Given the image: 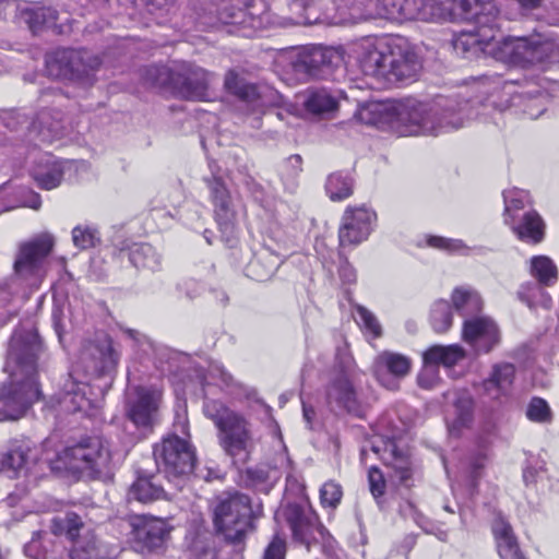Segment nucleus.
Wrapping results in <instances>:
<instances>
[{"label":"nucleus","instance_id":"338daca9","mask_svg":"<svg viewBox=\"0 0 559 559\" xmlns=\"http://www.w3.org/2000/svg\"><path fill=\"white\" fill-rule=\"evenodd\" d=\"M120 330L130 338L133 341V343L136 341V338L142 337V332L135 329L130 328H123L120 326Z\"/></svg>","mask_w":559,"mask_h":559},{"label":"nucleus","instance_id":"8fccbe9b","mask_svg":"<svg viewBox=\"0 0 559 559\" xmlns=\"http://www.w3.org/2000/svg\"><path fill=\"white\" fill-rule=\"evenodd\" d=\"M527 417L537 423H547L551 419V412L547 402L539 397H534L526 411Z\"/></svg>","mask_w":559,"mask_h":559},{"label":"nucleus","instance_id":"c9c22d12","mask_svg":"<svg viewBox=\"0 0 559 559\" xmlns=\"http://www.w3.org/2000/svg\"><path fill=\"white\" fill-rule=\"evenodd\" d=\"M452 302L462 316L475 314L483 308V300L479 294L466 287H460L453 290Z\"/></svg>","mask_w":559,"mask_h":559},{"label":"nucleus","instance_id":"2eb2a0df","mask_svg":"<svg viewBox=\"0 0 559 559\" xmlns=\"http://www.w3.org/2000/svg\"><path fill=\"white\" fill-rule=\"evenodd\" d=\"M280 514L288 523L295 540L304 544L309 550L314 539L313 534L322 528L316 512L311 508L289 503L282 509Z\"/></svg>","mask_w":559,"mask_h":559},{"label":"nucleus","instance_id":"0e129e2a","mask_svg":"<svg viewBox=\"0 0 559 559\" xmlns=\"http://www.w3.org/2000/svg\"><path fill=\"white\" fill-rule=\"evenodd\" d=\"M302 414H304V419L306 420L307 423V426L309 428H311L312 426V420L314 418V409L312 407H308L305 403L302 404Z\"/></svg>","mask_w":559,"mask_h":559},{"label":"nucleus","instance_id":"79ce46f5","mask_svg":"<svg viewBox=\"0 0 559 559\" xmlns=\"http://www.w3.org/2000/svg\"><path fill=\"white\" fill-rule=\"evenodd\" d=\"M382 11L377 14L388 19H414L417 0H382Z\"/></svg>","mask_w":559,"mask_h":559},{"label":"nucleus","instance_id":"7c9ffc66","mask_svg":"<svg viewBox=\"0 0 559 559\" xmlns=\"http://www.w3.org/2000/svg\"><path fill=\"white\" fill-rule=\"evenodd\" d=\"M165 491L162 486L154 481V477H138L128 491V501L150 503L162 499Z\"/></svg>","mask_w":559,"mask_h":559},{"label":"nucleus","instance_id":"6e6552de","mask_svg":"<svg viewBox=\"0 0 559 559\" xmlns=\"http://www.w3.org/2000/svg\"><path fill=\"white\" fill-rule=\"evenodd\" d=\"M53 245L55 239L48 233L20 243L13 263L14 276L37 287L46 275V262Z\"/></svg>","mask_w":559,"mask_h":559},{"label":"nucleus","instance_id":"864d4df0","mask_svg":"<svg viewBox=\"0 0 559 559\" xmlns=\"http://www.w3.org/2000/svg\"><path fill=\"white\" fill-rule=\"evenodd\" d=\"M47 534L35 533L33 538L24 546V552L32 559H46L47 551L44 546Z\"/></svg>","mask_w":559,"mask_h":559},{"label":"nucleus","instance_id":"f704fd0d","mask_svg":"<svg viewBox=\"0 0 559 559\" xmlns=\"http://www.w3.org/2000/svg\"><path fill=\"white\" fill-rule=\"evenodd\" d=\"M381 459L384 463L392 467L395 477L403 484H405L412 476L411 462L406 454L401 452L395 443L388 442Z\"/></svg>","mask_w":559,"mask_h":559},{"label":"nucleus","instance_id":"a211bd4d","mask_svg":"<svg viewBox=\"0 0 559 559\" xmlns=\"http://www.w3.org/2000/svg\"><path fill=\"white\" fill-rule=\"evenodd\" d=\"M412 367L411 359L402 354L382 352L373 362V372L377 380L390 390H396L397 379L408 374Z\"/></svg>","mask_w":559,"mask_h":559},{"label":"nucleus","instance_id":"7ed1b4c3","mask_svg":"<svg viewBox=\"0 0 559 559\" xmlns=\"http://www.w3.org/2000/svg\"><path fill=\"white\" fill-rule=\"evenodd\" d=\"M452 116L453 112H448L442 121L438 119L437 122L429 107L416 99L374 102L359 111L365 123L379 128L389 126L402 135H438L463 127V120L450 119Z\"/></svg>","mask_w":559,"mask_h":559},{"label":"nucleus","instance_id":"412c9836","mask_svg":"<svg viewBox=\"0 0 559 559\" xmlns=\"http://www.w3.org/2000/svg\"><path fill=\"white\" fill-rule=\"evenodd\" d=\"M325 394L329 405H335L348 413H359L358 394L347 371H337L331 378Z\"/></svg>","mask_w":559,"mask_h":559},{"label":"nucleus","instance_id":"de8ad7c7","mask_svg":"<svg viewBox=\"0 0 559 559\" xmlns=\"http://www.w3.org/2000/svg\"><path fill=\"white\" fill-rule=\"evenodd\" d=\"M63 178V169L60 163H53L46 171L36 173L34 179L38 186L46 190L58 187Z\"/></svg>","mask_w":559,"mask_h":559},{"label":"nucleus","instance_id":"393cba45","mask_svg":"<svg viewBox=\"0 0 559 559\" xmlns=\"http://www.w3.org/2000/svg\"><path fill=\"white\" fill-rule=\"evenodd\" d=\"M209 187L215 205V216L219 229L223 234H227L228 237L233 238L235 231V215L233 210L230 209L228 191L225 188L224 183L216 178L210 181Z\"/></svg>","mask_w":559,"mask_h":559},{"label":"nucleus","instance_id":"c03bdc74","mask_svg":"<svg viewBox=\"0 0 559 559\" xmlns=\"http://www.w3.org/2000/svg\"><path fill=\"white\" fill-rule=\"evenodd\" d=\"M177 474L189 475L193 472L197 457L194 448L186 439L177 437Z\"/></svg>","mask_w":559,"mask_h":559},{"label":"nucleus","instance_id":"2f4dec72","mask_svg":"<svg viewBox=\"0 0 559 559\" xmlns=\"http://www.w3.org/2000/svg\"><path fill=\"white\" fill-rule=\"evenodd\" d=\"M225 90L240 100L255 104L260 98L258 86L240 78L234 70H229L224 80Z\"/></svg>","mask_w":559,"mask_h":559},{"label":"nucleus","instance_id":"b1692460","mask_svg":"<svg viewBox=\"0 0 559 559\" xmlns=\"http://www.w3.org/2000/svg\"><path fill=\"white\" fill-rule=\"evenodd\" d=\"M290 10L299 17L298 23L313 24L325 20H336L333 0H293Z\"/></svg>","mask_w":559,"mask_h":559},{"label":"nucleus","instance_id":"c756f323","mask_svg":"<svg viewBox=\"0 0 559 559\" xmlns=\"http://www.w3.org/2000/svg\"><path fill=\"white\" fill-rule=\"evenodd\" d=\"M337 99L325 88H309L304 94L302 105L313 116H323L337 108Z\"/></svg>","mask_w":559,"mask_h":559},{"label":"nucleus","instance_id":"473e14b6","mask_svg":"<svg viewBox=\"0 0 559 559\" xmlns=\"http://www.w3.org/2000/svg\"><path fill=\"white\" fill-rule=\"evenodd\" d=\"M473 420V400L462 396L454 402L452 413L447 417L448 428L451 435L459 436L463 428Z\"/></svg>","mask_w":559,"mask_h":559},{"label":"nucleus","instance_id":"cd10ccee","mask_svg":"<svg viewBox=\"0 0 559 559\" xmlns=\"http://www.w3.org/2000/svg\"><path fill=\"white\" fill-rule=\"evenodd\" d=\"M492 532L501 559H524L509 523L502 519L496 520L492 525Z\"/></svg>","mask_w":559,"mask_h":559},{"label":"nucleus","instance_id":"052dcab7","mask_svg":"<svg viewBox=\"0 0 559 559\" xmlns=\"http://www.w3.org/2000/svg\"><path fill=\"white\" fill-rule=\"evenodd\" d=\"M134 346L139 349L143 350L145 354H148L152 352V354L156 356H165L166 352L168 353L167 348H164L163 346H159L155 344L147 335L142 333V337L136 338L134 342Z\"/></svg>","mask_w":559,"mask_h":559},{"label":"nucleus","instance_id":"e433bc0d","mask_svg":"<svg viewBox=\"0 0 559 559\" xmlns=\"http://www.w3.org/2000/svg\"><path fill=\"white\" fill-rule=\"evenodd\" d=\"M154 459L159 471H164L167 477L175 476V436L168 435L154 447Z\"/></svg>","mask_w":559,"mask_h":559},{"label":"nucleus","instance_id":"39448f33","mask_svg":"<svg viewBox=\"0 0 559 559\" xmlns=\"http://www.w3.org/2000/svg\"><path fill=\"white\" fill-rule=\"evenodd\" d=\"M100 58L86 49L58 48L46 56L49 76L92 84Z\"/></svg>","mask_w":559,"mask_h":559},{"label":"nucleus","instance_id":"423d86ee","mask_svg":"<svg viewBox=\"0 0 559 559\" xmlns=\"http://www.w3.org/2000/svg\"><path fill=\"white\" fill-rule=\"evenodd\" d=\"M252 508L248 496L223 492L214 509L216 528L231 543H240L251 527Z\"/></svg>","mask_w":559,"mask_h":559},{"label":"nucleus","instance_id":"ddd939ff","mask_svg":"<svg viewBox=\"0 0 559 559\" xmlns=\"http://www.w3.org/2000/svg\"><path fill=\"white\" fill-rule=\"evenodd\" d=\"M376 217V213L365 205L348 206L338 229L340 246H357L365 241L372 230Z\"/></svg>","mask_w":559,"mask_h":559},{"label":"nucleus","instance_id":"0eeeda50","mask_svg":"<svg viewBox=\"0 0 559 559\" xmlns=\"http://www.w3.org/2000/svg\"><path fill=\"white\" fill-rule=\"evenodd\" d=\"M204 413L222 431V445L230 456L246 452L252 447L253 436L250 424L241 415L215 401L204 404Z\"/></svg>","mask_w":559,"mask_h":559},{"label":"nucleus","instance_id":"5701e85b","mask_svg":"<svg viewBox=\"0 0 559 559\" xmlns=\"http://www.w3.org/2000/svg\"><path fill=\"white\" fill-rule=\"evenodd\" d=\"M90 391L91 389L86 383L68 381L64 384L59 403L66 412H82L87 416H92L94 411L98 408V402L87 396Z\"/></svg>","mask_w":559,"mask_h":559},{"label":"nucleus","instance_id":"4be33fe9","mask_svg":"<svg viewBox=\"0 0 559 559\" xmlns=\"http://www.w3.org/2000/svg\"><path fill=\"white\" fill-rule=\"evenodd\" d=\"M37 460L38 450L31 441H17L7 453L0 455V472L13 478Z\"/></svg>","mask_w":559,"mask_h":559},{"label":"nucleus","instance_id":"dca6fc26","mask_svg":"<svg viewBox=\"0 0 559 559\" xmlns=\"http://www.w3.org/2000/svg\"><path fill=\"white\" fill-rule=\"evenodd\" d=\"M160 393L145 388H138L135 396L127 402V417L138 428H152L158 415Z\"/></svg>","mask_w":559,"mask_h":559},{"label":"nucleus","instance_id":"6ab92c4d","mask_svg":"<svg viewBox=\"0 0 559 559\" xmlns=\"http://www.w3.org/2000/svg\"><path fill=\"white\" fill-rule=\"evenodd\" d=\"M210 83L211 74L199 67L181 62L177 68V96L204 100Z\"/></svg>","mask_w":559,"mask_h":559},{"label":"nucleus","instance_id":"09e8293b","mask_svg":"<svg viewBox=\"0 0 559 559\" xmlns=\"http://www.w3.org/2000/svg\"><path fill=\"white\" fill-rule=\"evenodd\" d=\"M342 496L341 485L333 480L324 483L320 489V501L324 508L335 509L340 504Z\"/></svg>","mask_w":559,"mask_h":559},{"label":"nucleus","instance_id":"72a5a7b5","mask_svg":"<svg viewBox=\"0 0 559 559\" xmlns=\"http://www.w3.org/2000/svg\"><path fill=\"white\" fill-rule=\"evenodd\" d=\"M450 4V0H417L414 19L425 22H448Z\"/></svg>","mask_w":559,"mask_h":559},{"label":"nucleus","instance_id":"f257e3e1","mask_svg":"<svg viewBox=\"0 0 559 559\" xmlns=\"http://www.w3.org/2000/svg\"><path fill=\"white\" fill-rule=\"evenodd\" d=\"M450 22L472 21L475 32L462 33L454 41L457 53L490 56L521 68L547 67L559 62V38L550 33L534 32L527 36L498 39L499 10L491 0H450Z\"/></svg>","mask_w":559,"mask_h":559},{"label":"nucleus","instance_id":"c85d7f7f","mask_svg":"<svg viewBox=\"0 0 559 559\" xmlns=\"http://www.w3.org/2000/svg\"><path fill=\"white\" fill-rule=\"evenodd\" d=\"M144 85L167 96L175 95L174 74L167 66H151L142 71Z\"/></svg>","mask_w":559,"mask_h":559},{"label":"nucleus","instance_id":"a19ab883","mask_svg":"<svg viewBox=\"0 0 559 559\" xmlns=\"http://www.w3.org/2000/svg\"><path fill=\"white\" fill-rule=\"evenodd\" d=\"M277 259L265 252L254 258L248 265V275L258 282L269 280L277 269Z\"/></svg>","mask_w":559,"mask_h":559},{"label":"nucleus","instance_id":"680f3d73","mask_svg":"<svg viewBox=\"0 0 559 559\" xmlns=\"http://www.w3.org/2000/svg\"><path fill=\"white\" fill-rule=\"evenodd\" d=\"M285 542L278 537H274L264 552L263 559H284Z\"/></svg>","mask_w":559,"mask_h":559},{"label":"nucleus","instance_id":"49530a36","mask_svg":"<svg viewBox=\"0 0 559 559\" xmlns=\"http://www.w3.org/2000/svg\"><path fill=\"white\" fill-rule=\"evenodd\" d=\"M356 321L372 338L380 337L382 328L377 317L364 306L356 307Z\"/></svg>","mask_w":559,"mask_h":559},{"label":"nucleus","instance_id":"603ef678","mask_svg":"<svg viewBox=\"0 0 559 559\" xmlns=\"http://www.w3.org/2000/svg\"><path fill=\"white\" fill-rule=\"evenodd\" d=\"M12 282L13 280L10 278L0 281V324H4L11 317L10 310L5 308L13 297Z\"/></svg>","mask_w":559,"mask_h":559},{"label":"nucleus","instance_id":"5fc2aeb1","mask_svg":"<svg viewBox=\"0 0 559 559\" xmlns=\"http://www.w3.org/2000/svg\"><path fill=\"white\" fill-rule=\"evenodd\" d=\"M371 0H354L350 4L349 22L357 23L361 20L370 19L374 15L371 10Z\"/></svg>","mask_w":559,"mask_h":559},{"label":"nucleus","instance_id":"4468645a","mask_svg":"<svg viewBox=\"0 0 559 559\" xmlns=\"http://www.w3.org/2000/svg\"><path fill=\"white\" fill-rule=\"evenodd\" d=\"M131 539L138 551L154 550L160 548L170 530L160 518L135 515L131 519Z\"/></svg>","mask_w":559,"mask_h":559},{"label":"nucleus","instance_id":"9d476101","mask_svg":"<svg viewBox=\"0 0 559 559\" xmlns=\"http://www.w3.org/2000/svg\"><path fill=\"white\" fill-rule=\"evenodd\" d=\"M289 60L298 79H325L340 64L342 57L333 48L317 46L292 52Z\"/></svg>","mask_w":559,"mask_h":559},{"label":"nucleus","instance_id":"f3484780","mask_svg":"<svg viewBox=\"0 0 559 559\" xmlns=\"http://www.w3.org/2000/svg\"><path fill=\"white\" fill-rule=\"evenodd\" d=\"M463 338L476 353H488L499 343L500 334L490 318L478 317L464 322Z\"/></svg>","mask_w":559,"mask_h":559},{"label":"nucleus","instance_id":"bf43d9fd","mask_svg":"<svg viewBox=\"0 0 559 559\" xmlns=\"http://www.w3.org/2000/svg\"><path fill=\"white\" fill-rule=\"evenodd\" d=\"M62 115L57 112V117L53 118V121H50V112L48 110H43L37 116V121L41 128H47L48 131L52 132L55 135L61 133Z\"/></svg>","mask_w":559,"mask_h":559},{"label":"nucleus","instance_id":"20e7f679","mask_svg":"<svg viewBox=\"0 0 559 559\" xmlns=\"http://www.w3.org/2000/svg\"><path fill=\"white\" fill-rule=\"evenodd\" d=\"M355 53L361 72L382 86L413 80L420 68L414 51L391 47L384 40L366 38L356 46Z\"/></svg>","mask_w":559,"mask_h":559},{"label":"nucleus","instance_id":"9b49d317","mask_svg":"<svg viewBox=\"0 0 559 559\" xmlns=\"http://www.w3.org/2000/svg\"><path fill=\"white\" fill-rule=\"evenodd\" d=\"M119 358L120 355L115 350L112 340L106 334L84 342L80 352V362L85 371L97 376L114 370Z\"/></svg>","mask_w":559,"mask_h":559},{"label":"nucleus","instance_id":"58836bf2","mask_svg":"<svg viewBox=\"0 0 559 559\" xmlns=\"http://www.w3.org/2000/svg\"><path fill=\"white\" fill-rule=\"evenodd\" d=\"M531 274L544 286L554 285L558 278L557 266L546 255H536L531 259Z\"/></svg>","mask_w":559,"mask_h":559},{"label":"nucleus","instance_id":"f8f14e48","mask_svg":"<svg viewBox=\"0 0 559 559\" xmlns=\"http://www.w3.org/2000/svg\"><path fill=\"white\" fill-rule=\"evenodd\" d=\"M254 0H224L218 11L222 23L238 26L242 36L250 37L263 27Z\"/></svg>","mask_w":559,"mask_h":559},{"label":"nucleus","instance_id":"69168bd1","mask_svg":"<svg viewBox=\"0 0 559 559\" xmlns=\"http://www.w3.org/2000/svg\"><path fill=\"white\" fill-rule=\"evenodd\" d=\"M544 0H518L519 4L528 10L537 9L542 5Z\"/></svg>","mask_w":559,"mask_h":559},{"label":"nucleus","instance_id":"ea45409f","mask_svg":"<svg viewBox=\"0 0 559 559\" xmlns=\"http://www.w3.org/2000/svg\"><path fill=\"white\" fill-rule=\"evenodd\" d=\"M23 14L33 33H37L44 27L55 25L58 19L57 10L50 7H35L25 10Z\"/></svg>","mask_w":559,"mask_h":559},{"label":"nucleus","instance_id":"bb28decb","mask_svg":"<svg viewBox=\"0 0 559 559\" xmlns=\"http://www.w3.org/2000/svg\"><path fill=\"white\" fill-rule=\"evenodd\" d=\"M514 374L515 369L511 364L493 366L490 377L484 381V389L487 395L493 400L507 395L512 386Z\"/></svg>","mask_w":559,"mask_h":559},{"label":"nucleus","instance_id":"4d7b16f0","mask_svg":"<svg viewBox=\"0 0 559 559\" xmlns=\"http://www.w3.org/2000/svg\"><path fill=\"white\" fill-rule=\"evenodd\" d=\"M428 245L430 247H435L438 249H443L449 252H462L466 249L464 243L461 240L449 239L438 236H432L428 238Z\"/></svg>","mask_w":559,"mask_h":559},{"label":"nucleus","instance_id":"774afa93","mask_svg":"<svg viewBox=\"0 0 559 559\" xmlns=\"http://www.w3.org/2000/svg\"><path fill=\"white\" fill-rule=\"evenodd\" d=\"M484 462H485V459H477L473 465H472V474H473V477L476 478L478 477V471H480L483 467H484Z\"/></svg>","mask_w":559,"mask_h":559},{"label":"nucleus","instance_id":"6e6d98bb","mask_svg":"<svg viewBox=\"0 0 559 559\" xmlns=\"http://www.w3.org/2000/svg\"><path fill=\"white\" fill-rule=\"evenodd\" d=\"M506 213L509 214L512 210H520L528 200V194L525 191L509 190L503 193Z\"/></svg>","mask_w":559,"mask_h":559},{"label":"nucleus","instance_id":"f03ea898","mask_svg":"<svg viewBox=\"0 0 559 559\" xmlns=\"http://www.w3.org/2000/svg\"><path fill=\"white\" fill-rule=\"evenodd\" d=\"M44 346L34 330H19L12 335L4 371L10 382L0 384V421L17 420L41 397L38 373L44 368Z\"/></svg>","mask_w":559,"mask_h":559},{"label":"nucleus","instance_id":"a878e982","mask_svg":"<svg viewBox=\"0 0 559 559\" xmlns=\"http://www.w3.org/2000/svg\"><path fill=\"white\" fill-rule=\"evenodd\" d=\"M506 224L511 225L518 238L527 243H539L545 236V224L536 211L526 212L519 223L511 222L506 217Z\"/></svg>","mask_w":559,"mask_h":559},{"label":"nucleus","instance_id":"37998d69","mask_svg":"<svg viewBox=\"0 0 559 559\" xmlns=\"http://www.w3.org/2000/svg\"><path fill=\"white\" fill-rule=\"evenodd\" d=\"M325 190L332 201L344 200L353 193V180L341 173L332 174L326 180Z\"/></svg>","mask_w":559,"mask_h":559},{"label":"nucleus","instance_id":"4c0bfd02","mask_svg":"<svg viewBox=\"0 0 559 559\" xmlns=\"http://www.w3.org/2000/svg\"><path fill=\"white\" fill-rule=\"evenodd\" d=\"M130 262L138 269L155 270L159 265V255L148 243H134L128 249Z\"/></svg>","mask_w":559,"mask_h":559},{"label":"nucleus","instance_id":"1a4fd4ad","mask_svg":"<svg viewBox=\"0 0 559 559\" xmlns=\"http://www.w3.org/2000/svg\"><path fill=\"white\" fill-rule=\"evenodd\" d=\"M61 459L68 468L88 472L93 476L107 471L111 462L109 449L97 437L82 438L75 444L67 447Z\"/></svg>","mask_w":559,"mask_h":559},{"label":"nucleus","instance_id":"a18cd8bd","mask_svg":"<svg viewBox=\"0 0 559 559\" xmlns=\"http://www.w3.org/2000/svg\"><path fill=\"white\" fill-rule=\"evenodd\" d=\"M430 323L437 333H444L451 328L452 312L448 301L438 300L432 305Z\"/></svg>","mask_w":559,"mask_h":559},{"label":"nucleus","instance_id":"e2e57ef3","mask_svg":"<svg viewBox=\"0 0 559 559\" xmlns=\"http://www.w3.org/2000/svg\"><path fill=\"white\" fill-rule=\"evenodd\" d=\"M16 9V3L14 0H0V16L2 19H7V11H14Z\"/></svg>","mask_w":559,"mask_h":559},{"label":"nucleus","instance_id":"3c124183","mask_svg":"<svg viewBox=\"0 0 559 559\" xmlns=\"http://www.w3.org/2000/svg\"><path fill=\"white\" fill-rule=\"evenodd\" d=\"M73 243L80 249H88L98 241L97 233L91 227L76 226L72 230Z\"/></svg>","mask_w":559,"mask_h":559},{"label":"nucleus","instance_id":"13d9d810","mask_svg":"<svg viewBox=\"0 0 559 559\" xmlns=\"http://www.w3.org/2000/svg\"><path fill=\"white\" fill-rule=\"evenodd\" d=\"M368 481L370 492L374 498H379L384 493L385 480L379 468L370 467L368 472Z\"/></svg>","mask_w":559,"mask_h":559},{"label":"nucleus","instance_id":"aec40b11","mask_svg":"<svg viewBox=\"0 0 559 559\" xmlns=\"http://www.w3.org/2000/svg\"><path fill=\"white\" fill-rule=\"evenodd\" d=\"M465 358V350L457 344L453 345H433L424 353L425 367L418 376V383L424 389H431L432 381H426V374L431 373L436 377L438 365L452 367Z\"/></svg>","mask_w":559,"mask_h":559}]
</instances>
